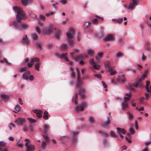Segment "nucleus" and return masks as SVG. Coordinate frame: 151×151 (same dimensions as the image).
Segmentation results:
<instances>
[{
  "label": "nucleus",
  "mask_w": 151,
  "mask_h": 151,
  "mask_svg": "<svg viewBox=\"0 0 151 151\" xmlns=\"http://www.w3.org/2000/svg\"><path fill=\"white\" fill-rule=\"evenodd\" d=\"M13 9L15 12L17 13V14L16 16L17 21H14L13 22V25L18 29L22 30L27 29L28 28V25L21 22L25 17L24 12L21 8L17 6H14Z\"/></svg>",
  "instance_id": "obj_1"
},
{
  "label": "nucleus",
  "mask_w": 151,
  "mask_h": 151,
  "mask_svg": "<svg viewBox=\"0 0 151 151\" xmlns=\"http://www.w3.org/2000/svg\"><path fill=\"white\" fill-rule=\"evenodd\" d=\"M76 70L77 72L78 81V83L76 87L80 90L79 95L81 99H84L85 98V90L82 87L83 83L81 80L80 71L78 68H76Z\"/></svg>",
  "instance_id": "obj_2"
},
{
  "label": "nucleus",
  "mask_w": 151,
  "mask_h": 151,
  "mask_svg": "<svg viewBox=\"0 0 151 151\" xmlns=\"http://www.w3.org/2000/svg\"><path fill=\"white\" fill-rule=\"evenodd\" d=\"M74 33V29L71 28L69 29L68 32H67L66 34V36L68 38L67 41L68 43L71 46H73L74 44V41L72 39Z\"/></svg>",
  "instance_id": "obj_3"
},
{
  "label": "nucleus",
  "mask_w": 151,
  "mask_h": 151,
  "mask_svg": "<svg viewBox=\"0 0 151 151\" xmlns=\"http://www.w3.org/2000/svg\"><path fill=\"white\" fill-rule=\"evenodd\" d=\"M110 63L109 61H106L105 63V67L106 69L109 71L110 72V75H114L116 73L115 70H113L112 68L110 66Z\"/></svg>",
  "instance_id": "obj_4"
},
{
  "label": "nucleus",
  "mask_w": 151,
  "mask_h": 151,
  "mask_svg": "<svg viewBox=\"0 0 151 151\" xmlns=\"http://www.w3.org/2000/svg\"><path fill=\"white\" fill-rule=\"evenodd\" d=\"M55 55L58 58L62 59L64 58L65 60L69 62V63L71 65H73V62L71 61H69V60L68 59V58L67 57V53H63L61 54H60L58 53H56L55 54Z\"/></svg>",
  "instance_id": "obj_5"
},
{
  "label": "nucleus",
  "mask_w": 151,
  "mask_h": 151,
  "mask_svg": "<svg viewBox=\"0 0 151 151\" xmlns=\"http://www.w3.org/2000/svg\"><path fill=\"white\" fill-rule=\"evenodd\" d=\"M25 141L27 142L25 144V146L26 147V151H33L35 149V146L32 145H28V142L29 140L28 139H25Z\"/></svg>",
  "instance_id": "obj_6"
},
{
  "label": "nucleus",
  "mask_w": 151,
  "mask_h": 151,
  "mask_svg": "<svg viewBox=\"0 0 151 151\" xmlns=\"http://www.w3.org/2000/svg\"><path fill=\"white\" fill-rule=\"evenodd\" d=\"M45 140L46 141H43L42 142L41 144V148L42 149L44 150L45 149L47 146V143L48 142L50 141V139L47 135H43Z\"/></svg>",
  "instance_id": "obj_7"
},
{
  "label": "nucleus",
  "mask_w": 151,
  "mask_h": 151,
  "mask_svg": "<svg viewBox=\"0 0 151 151\" xmlns=\"http://www.w3.org/2000/svg\"><path fill=\"white\" fill-rule=\"evenodd\" d=\"M143 85L142 84L140 81L137 82L135 84H129L128 86V88L130 90H133L134 89V87H137L139 86V87H142Z\"/></svg>",
  "instance_id": "obj_8"
},
{
  "label": "nucleus",
  "mask_w": 151,
  "mask_h": 151,
  "mask_svg": "<svg viewBox=\"0 0 151 151\" xmlns=\"http://www.w3.org/2000/svg\"><path fill=\"white\" fill-rule=\"evenodd\" d=\"M87 58H88V56L87 55H80L76 56V57L75 58V60L76 61L79 60H81L79 62V63L82 65H83L84 64V62L83 61V60Z\"/></svg>",
  "instance_id": "obj_9"
},
{
  "label": "nucleus",
  "mask_w": 151,
  "mask_h": 151,
  "mask_svg": "<svg viewBox=\"0 0 151 151\" xmlns=\"http://www.w3.org/2000/svg\"><path fill=\"white\" fill-rule=\"evenodd\" d=\"M139 1V0H132L127 8L129 9L133 10L134 7L138 5Z\"/></svg>",
  "instance_id": "obj_10"
},
{
  "label": "nucleus",
  "mask_w": 151,
  "mask_h": 151,
  "mask_svg": "<svg viewBox=\"0 0 151 151\" xmlns=\"http://www.w3.org/2000/svg\"><path fill=\"white\" fill-rule=\"evenodd\" d=\"M86 106V103L85 102H82L79 106H76V111H83L84 110V108Z\"/></svg>",
  "instance_id": "obj_11"
},
{
  "label": "nucleus",
  "mask_w": 151,
  "mask_h": 151,
  "mask_svg": "<svg viewBox=\"0 0 151 151\" xmlns=\"http://www.w3.org/2000/svg\"><path fill=\"white\" fill-rule=\"evenodd\" d=\"M116 129L118 134L119 135L121 138L123 139L124 138V136L122 135V134H125L126 133L125 130L124 129L119 127L116 128Z\"/></svg>",
  "instance_id": "obj_12"
},
{
  "label": "nucleus",
  "mask_w": 151,
  "mask_h": 151,
  "mask_svg": "<svg viewBox=\"0 0 151 151\" xmlns=\"http://www.w3.org/2000/svg\"><path fill=\"white\" fill-rule=\"evenodd\" d=\"M0 151H8L6 143L4 142H0Z\"/></svg>",
  "instance_id": "obj_13"
},
{
  "label": "nucleus",
  "mask_w": 151,
  "mask_h": 151,
  "mask_svg": "<svg viewBox=\"0 0 151 151\" xmlns=\"http://www.w3.org/2000/svg\"><path fill=\"white\" fill-rule=\"evenodd\" d=\"M26 121L25 119L19 118L17 119L15 121L16 123L18 125L20 126H22L24 123Z\"/></svg>",
  "instance_id": "obj_14"
},
{
  "label": "nucleus",
  "mask_w": 151,
  "mask_h": 151,
  "mask_svg": "<svg viewBox=\"0 0 151 151\" xmlns=\"http://www.w3.org/2000/svg\"><path fill=\"white\" fill-rule=\"evenodd\" d=\"M89 62L91 64L93 65L94 68L97 70L100 69V65L99 64H96L93 59H91L90 60Z\"/></svg>",
  "instance_id": "obj_15"
},
{
  "label": "nucleus",
  "mask_w": 151,
  "mask_h": 151,
  "mask_svg": "<svg viewBox=\"0 0 151 151\" xmlns=\"http://www.w3.org/2000/svg\"><path fill=\"white\" fill-rule=\"evenodd\" d=\"M111 122V121L110 117L108 116L107 117V121L103 122L102 123V126L104 128H107L108 125L110 124Z\"/></svg>",
  "instance_id": "obj_16"
},
{
  "label": "nucleus",
  "mask_w": 151,
  "mask_h": 151,
  "mask_svg": "<svg viewBox=\"0 0 151 151\" xmlns=\"http://www.w3.org/2000/svg\"><path fill=\"white\" fill-rule=\"evenodd\" d=\"M114 35L109 34L104 39V40L106 42L111 41L114 40Z\"/></svg>",
  "instance_id": "obj_17"
},
{
  "label": "nucleus",
  "mask_w": 151,
  "mask_h": 151,
  "mask_svg": "<svg viewBox=\"0 0 151 151\" xmlns=\"http://www.w3.org/2000/svg\"><path fill=\"white\" fill-rule=\"evenodd\" d=\"M33 111L36 113L37 117L40 118L42 117V111L38 110H34Z\"/></svg>",
  "instance_id": "obj_18"
},
{
  "label": "nucleus",
  "mask_w": 151,
  "mask_h": 151,
  "mask_svg": "<svg viewBox=\"0 0 151 151\" xmlns=\"http://www.w3.org/2000/svg\"><path fill=\"white\" fill-rule=\"evenodd\" d=\"M22 43L26 45H28L29 44V41L28 40L27 35H25V36L22 38Z\"/></svg>",
  "instance_id": "obj_19"
},
{
  "label": "nucleus",
  "mask_w": 151,
  "mask_h": 151,
  "mask_svg": "<svg viewBox=\"0 0 151 151\" xmlns=\"http://www.w3.org/2000/svg\"><path fill=\"white\" fill-rule=\"evenodd\" d=\"M30 72L29 71H26L23 75V78L24 79L27 80L28 76L30 74Z\"/></svg>",
  "instance_id": "obj_20"
},
{
  "label": "nucleus",
  "mask_w": 151,
  "mask_h": 151,
  "mask_svg": "<svg viewBox=\"0 0 151 151\" xmlns=\"http://www.w3.org/2000/svg\"><path fill=\"white\" fill-rule=\"evenodd\" d=\"M52 31V29L50 27H47L44 28L42 29L43 32L46 34H48L50 33Z\"/></svg>",
  "instance_id": "obj_21"
},
{
  "label": "nucleus",
  "mask_w": 151,
  "mask_h": 151,
  "mask_svg": "<svg viewBox=\"0 0 151 151\" xmlns=\"http://www.w3.org/2000/svg\"><path fill=\"white\" fill-rule=\"evenodd\" d=\"M78 92H76L75 97L74 98H73L72 99V102L74 101V103L76 105H77L78 104V102L77 101L78 96Z\"/></svg>",
  "instance_id": "obj_22"
},
{
  "label": "nucleus",
  "mask_w": 151,
  "mask_h": 151,
  "mask_svg": "<svg viewBox=\"0 0 151 151\" xmlns=\"http://www.w3.org/2000/svg\"><path fill=\"white\" fill-rule=\"evenodd\" d=\"M149 88L150 91L148 93H146L145 94V96L146 97V100H148L150 97V95L151 96V85L150 86Z\"/></svg>",
  "instance_id": "obj_23"
},
{
  "label": "nucleus",
  "mask_w": 151,
  "mask_h": 151,
  "mask_svg": "<svg viewBox=\"0 0 151 151\" xmlns=\"http://www.w3.org/2000/svg\"><path fill=\"white\" fill-rule=\"evenodd\" d=\"M0 97L3 100L5 101H7L9 99L10 96L9 95H6L5 94H2L1 95Z\"/></svg>",
  "instance_id": "obj_24"
},
{
  "label": "nucleus",
  "mask_w": 151,
  "mask_h": 151,
  "mask_svg": "<svg viewBox=\"0 0 151 151\" xmlns=\"http://www.w3.org/2000/svg\"><path fill=\"white\" fill-rule=\"evenodd\" d=\"M91 23V22L89 21H87L85 22L83 25L84 28L85 29H86L88 28L89 27L90 24Z\"/></svg>",
  "instance_id": "obj_25"
},
{
  "label": "nucleus",
  "mask_w": 151,
  "mask_h": 151,
  "mask_svg": "<svg viewBox=\"0 0 151 151\" xmlns=\"http://www.w3.org/2000/svg\"><path fill=\"white\" fill-rule=\"evenodd\" d=\"M32 0H22L21 2L22 4L24 6H26L27 5L28 3H30L31 2Z\"/></svg>",
  "instance_id": "obj_26"
},
{
  "label": "nucleus",
  "mask_w": 151,
  "mask_h": 151,
  "mask_svg": "<svg viewBox=\"0 0 151 151\" xmlns=\"http://www.w3.org/2000/svg\"><path fill=\"white\" fill-rule=\"evenodd\" d=\"M48 115L49 114L48 112L46 111H45L44 113V115L43 116L44 119L45 120H47L48 119L49 117Z\"/></svg>",
  "instance_id": "obj_27"
},
{
  "label": "nucleus",
  "mask_w": 151,
  "mask_h": 151,
  "mask_svg": "<svg viewBox=\"0 0 151 151\" xmlns=\"http://www.w3.org/2000/svg\"><path fill=\"white\" fill-rule=\"evenodd\" d=\"M122 107L123 109H128V104L127 102H124L122 103Z\"/></svg>",
  "instance_id": "obj_28"
},
{
  "label": "nucleus",
  "mask_w": 151,
  "mask_h": 151,
  "mask_svg": "<svg viewBox=\"0 0 151 151\" xmlns=\"http://www.w3.org/2000/svg\"><path fill=\"white\" fill-rule=\"evenodd\" d=\"M44 135H47L48 131L49 129V126L47 125H45L44 126Z\"/></svg>",
  "instance_id": "obj_29"
},
{
  "label": "nucleus",
  "mask_w": 151,
  "mask_h": 151,
  "mask_svg": "<svg viewBox=\"0 0 151 151\" xmlns=\"http://www.w3.org/2000/svg\"><path fill=\"white\" fill-rule=\"evenodd\" d=\"M68 47L67 44H62L61 45V48L63 50H66Z\"/></svg>",
  "instance_id": "obj_30"
},
{
  "label": "nucleus",
  "mask_w": 151,
  "mask_h": 151,
  "mask_svg": "<svg viewBox=\"0 0 151 151\" xmlns=\"http://www.w3.org/2000/svg\"><path fill=\"white\" fill-rule=\"evenodd\" d=\"M88 53L89 55L92 56L95 54V52L93 50L89 49L88 50Z\"/></svg>",
  "instance_id": "obj_31"
},
{
  "label": "nucleus",
  "mask_w": 151,
  "mask_h": 151,
  "mask_svg": "<svg viewBox=\"0 0 151 151\" xmlns=\"http://www.w3.org/2000/svg\"><path fill=\"white\" fill-rule=\"evenodd\" d=\"M27 119L30 123H34L36 122V121L35 119L32 118H27Z\"/></svg>",
  "instance_id": "obj_32"
},
{
  "label": "nucleus",
  "mask_w": 151,
  "mask_h": 151,
  "mask_svg": "<svg viewBox=\"0 0 151 151\" xmlns=\"http://www.w3.org/2000/svg\"><path fill=\"white\" fill-rule=\"evenodd\" d=\"M74 137L72 139V143L75 144L76 142V138L75 136L77 134V132H73Z\"/></svg>",
  "instance_id": "obj_33"
},
{
  "label": "nucleus",
  "mask_w": 151,
  "mask_h": 151,
  "mask_svg": "<svg viewBox=\"0 0 151 151\" xmlns=\"http://www.w3.org/2000/svg\"><path fill=\"white\" fill-rule=\"evenodd\" d=\"M119 81L121 82H124L125 79L123 75H122L121 76H120L118 78Z\"/></svg>",
  "instance_id": "obj_34"
},
{
  "label": "nucleus",
  "mask_w": 151,
  "mask_h": 151,
  "mask_svg": "<svg viewBox=\"0 0 151 151\" xmlns=\"http://www.w3.org/2000/svg\"><path fill=\"white\" fill-rule=\"evenodd\" d=\"M39 60H40L38 58H34L31 60V63H32L33 64L35 63L39 62Z\"/></svg>",
  "instance_id": "obj_35"
},
{
  "label": "nucleus",
  "mask_w": 151,
  "mask_h": 151,
  "mask_svg": "<svg viewBox=\"0 0 151 151\" xmlns=\"http://www.w3.org/2000/svg\"><path fill=\"white\" fill-rule=\"evenodd\" d=\"M150 82L148 81H146V86L145 87V88L147 89V92H149L150 91L149 86L150 84Z\"/></svg>",
  "instance_id": "obj_36"
},
{
  "label": "nucleus",
  "mask_w": 151,
  "mask_h": 151,
  "mask_svg": "<svg viewBox=\"0 0 151 151\" xmlns=\"http://www.w3.org/2000/svg\"><path fill=\"white\" fill-rule=\"evenodd\" d=\"M32 39L34 40H36L38 38V35H37L35 33H33L32 35Z\"/></svg>",
  "instance_id": "obj_37"
},
{
  "label": "nucleus",
  "mask_w": 151,
  "mask_h": 151,
  "mask_svg": "<svg viewBox=\"0 0 151 151\" xmlns=\"http://www.w3.org/2000/svg\"><path fill=\"white\" fill-rule=\"evenodd\" d=\"M89 121L91 124L95 123V120L94 118L91 116L89 117L88 118Z\"/></svg>",
  "instance_id": "obj_38"
},
{
  "label": "nucleus",
  "mask_w": 151,
  "mask_h": 151,
  "mask_svg": "<svg viewBox=\"0 0 151 151\" xmlns=\"http://www.w3.org/2000/svg\"><path fill=\"white\" fill-rule=\"evenodd\" d=\"M21 108L19 105H16L15 107V109L16 111H14V112L15 113H17V112L21 110Z\"/></svg>",
  "instance_id": "obj_39"
},
{
  "label": "nucleus",
  "mask_w": 151,
  "mask_h": 151,
  "mask_svg": "<svg viewBox=\"0 0 151 151\" xmlns=\"http://www.w3.org/2000/svg\"><path fill=\"white\" fill-rule=\"evenodd\" d=\"M147 45L145 48V50L146 51H150L151 50V48L149 47L150 43L149 42H147Z\"/></svg>",
  "instance_id": "obj_40"
},
{
  "label": "nucleus",
  "mask_w": 151,
  "mask_h": 151,
  "mask_svg": "<svg viewBox=\"0 0 151 151\" xmlns=\"http://www.w3.org/2000/svg\"><path fill=\"white\" fill-rule=\"evenodd\" d=\"M5 62L6 64L8 65H10L11 64L9 63L7 60L6 58H4L3 60H0V62L1 63H3L4 62Z\"/></svg>",
  "instance_id": "obj_41"
},
{
  "label": "nucleus",
  "mask_w": 151,
  "mask_h": 151,
  "mask_svg": "<svg viewBox=\"0 0 151 151\" xmlns=\"http://www.w3.org/2000/svg\"><path fill=\"white\" fill-rule=\"evenodd\" d=\"M60 34V31L59 30L56 32L55 34V37L57 39H59V37Z\"/></svg>",
  "instance_id": "obj_42"
},
{
  "label": "nucleus",
  "mask_w": 151,
  "mask_h": 151,
  "mask_svg": "<svg viewBox=\"0 0 151 151\" xmlns=\"http://www.w3.org/2000/svg\"><path fill=\"white\" fill-rule=\"evenodd\" d=\"M110 135L111 136L115 137V138H117V134H116L115 132L112 131H111L110 132Z\"/></svg>",
  "instance_id": "obj_43"
},
{
  "label": "nucleus",
  "mask_w": 151,
  "mask_h": 151,
  "mask_svg": "<svg viewBox=\"0 0 151 151\" xmlns=\"http://www.w3.org/2000/svg\"><path fill=\"white\" fill-rule=\"evenodd\" d=\"M70 69H71V76L73 78L75 77L76 76V75H75V73L74 72V70H73V68H72V67H70Z\"/></svg>",
  "instance_id": "obj_44"
},
{
  "label": "nucleus",
  "mask_w": 151,
  "mask_h": 151,
  "mask_svg": "<svg viewBox=\"0 0 151 151\" xmlns=\"http://www.w3.org/2000/svg\"><path fill=\"white\" fill-rule=\"evenodd\" d=\"M41 45L42 44L40 42H37L36 44V45L37 47L40 50L42 48Z\"/></svg>",
  "instance_id": "obj_45"
},
{
  "label": "nucleus",
  "mask_w": 151,
  "mask_h": 151,
  "mask_svg": "<svg viewBox=\"0 0 151 151\" xmlns=\"http://www.w3.org/2000/svg\"><path fill=\"white\" fill-rule=\"evenodd\" d=\"M40 66V64L39 63H37L35 66V68L38 71H39V67Z\"/></svg>",
  "instance_id": "obj_46"
},
{
  "label": "nucleus",
  "mask_w": 151,
  "mask_h": 151,
  "mask_svg": "<svg viewBox=\"0 0 151 151\" xmlns=\"http://www.w3.org/2000/svg\"><path fill=\"white\" fill-rule=\"evenodd\" d=\"M146 76H145V74H143L138 81H140L141 83H142L141 82L142 81L144 80Z\"/></svg>",
  "instance_id": "obj_47"
},
{
  "label": "nucleus",
  "mask_w": 151,
  "mask_h": 151,
  "mask_svg": "<svg viewBox=\"0 0 151 151\" xmlns=\"http://www.w3.org/2000/svg\"><path fill=\"white\" fill-rule=\"evenodd\" d=\"M146 99V98H145L144 97H142L141 98H139V102L140 103H143V102Z\"/></svg>",
  "instance_id": "obj_48"
},
{
  "label": "nucleus",
  "mask_w": 151,
  "mask_h": 151,
  "mask_svg": "<svg viewBox=\"0 0 151 151\" xmlns=\"http://www.w3.org/2000/svg\"><path fill=\"white\" fill-rule=\"evenodd\" d=\"M99 22V21L97 18H95L93 19L91 23H93L94 24H96Z\"/></svg>",
  "instance_id": "obj_49"
},
{
  "label": "nucleus",
  "mask_w": 151,
  "mask_h": 151,
  "mask_svg": "<svg viewBox=\"0 0 151 151\" xmlns=\"http://www.w3.org/2000/svg\"><path fill=\"white\" fill-rule=\"evenodd\" d=\"M98 57H96V59L97 60H98V57H99L100 58H102V57L103 56V54L102 52H100L98 53Z\"/></svg>",
  "instance_id": "obj_50"
},
{
  "label": "nucleus",
  "mask_w": 151,
  "mask_h": 151,
  "mask_svg": "<svg viewBox=\"0 0 151 151\" xmlns=\"http://www.w3.org/2000/svg\"><path fill=\"white\" fill-rule=\"evenodd\" d=\"M117 58H120L122 57V54L121 52H118L116 55Z\"/></svg>",
  "instance_id": "obj_51"
},
{
  "label": "nucleus",
  "mask_w": 151,
  "mask_h": 151,
  "mask_svg": "<svg viewBox=\"0 0 151 151\" xmlns=\"http://www.w3.org/2000/svg\"><path fill=\"white\" fill-rule=\"evenodd\" d=\"M27 68V67H24L20 69L19 72H23L25 71L26 70Z\"/></svg>",
  "instance_id": "obj_52"
},
{
  "label": "nucleus",
  "mask_w": 151,
  "mask_h": 151,
  "mask_svg": "<svg viewBox=\"0 0 151 151\" xmlns=\"http://www.w3.org/2000/svg\"><path fill=\"white\" fill-rule=\"evenodd\" d=\"M36 30L37 32L39 34H40L41 33V31L40 30L39 27V26H37L35 27Z\"/></svg>",
  "instance_id": "obj_53"
},
{
  "label": "nucleus",
  "mask_w": 151,
  "mask_h": 151,
  "mask_svg": "<svg viewBox=\"0 0 151 151\" xmlns=\"http://www.w3.org/2000/svg\"><path fill=\"white\" fill-rule=\"evenodd\" d=\"M40 19L42 20L45 21V17L43 15H40Z\"/></svg>",
  "instance_id": "obj_54"
},
{
  "label": "nucleus",
  "mask_w": 151,
  "mask_h": 151,
  "mask_svg": "<svg viewBox=\"0 0 151 151\" xmlns=\"http://www.w3.org/2000/svg\"><path fill=\"white\" fill-rule=\"evenodd\" d=\"M142 61H144L146 59H147V57L146 56H145L144 55V53H142Z\"/></svg>",
  "instance_id": "obj_55"
},
{
  "label": "nucleus",
  "mask_w": 151,
  "mask_h": 151,
  "mask_svg": "<svg viewBox=\"0 0 151 151\" xmlns=\"http://www.w3.org/2000/svg\"><path fill=\"white\" fill-rule=\"evenodd\" d=\"M123 20V18H120V19H117L116 20V21H117V22L118 23H120L122 22Z\"/></svg>",
  "instance_id": "obj_56"
},
{
  "label": "nucleus",
  "mask_w": 151,
  "mask_h": 151,
  "mask_svg": "<svg viewBox=\"0 0 151 151\" xmlns=\"http://www.w3.org/2000/svg\"><path fill=\"white\" fill-rule=\"evenodd\" d=\"M128 114L129 115V119H131L134 118V116L132 113L129 112Z\"/></svg>",
  "instance_id": "obj_57"
},
{
  "label": "nucleus",
  "mask_w": 151,
  "mask_h": 151,
  "mask_svg": "<svg viewBox=\"0 0 151 151\" xmlns=\"http://www.w3.org/2000/svg\"><path fill=\"white\" fill-rule=\"evenodd\" d=\"M99 133L104 136H107V135H108V134H107L106 133H104L101 131H99Z\"/></svg>",
  "instance_id": "obj_58"
},
{
  "label": "nucleus",
  "mask_w": 151,
  "mask_h": 151,
  "mask_svg": "<svg viewBox=\"0 0 151 151\" xmlns=\"http://www.w3.org/2000/svg\"><path fill=\"white\" fill-rule=\"evenodd\" d=\"M130 132L132 134H134L135 132L134 129L132 128H131L130 129Z\"/></svg>",
  "instance_id": "obj_59"
},
{
  "label": "nucleus",
  "mask_w": 151,
  "mask_h": 151,
  "mask_svg": "<svg viewBox=\"0 0 151 151\" xmlns=\"http://www.w3.org/2000/svg\"><path fill=\"white\" fill-rule=\"evenodd\" d=\"M125 95L127 96L128 98H129V99L131 97V94L130 93H126L125 94Z\"/></svg>",
  "instance_id": "obj_60"
},
{
  "label": "nucleus",
  "mask_w": 151,
  "mask_h": 151,
  "mask_svg": "<svg viewBox=\"0 0 151 151\" xmlns=\"http://www.w3.org/2000/svg\"><path fill=\"white\" fill-rule=\"evenodd\" d=\"M28 128L27 127V126H26V125H24V128L23 129V130L24 132L27 131L28 130Z\"/></svg>",
  "instance_id": "obj_61"
},
{
  "label": "nucleus",
  "mask_w": 151,
  "mask_h": 151,
  "mask_svg": "<svg viewBox=\"0 0 151 151\" xmlns=\"http://www.w3.org/2000/svg\"><path fill=\"white\" fill-rule=\"evenodd\" d=\"M29 79L30 81H32L34 79V76L32 75L30 76H29Z\"/></svg>",
  "instance_id": "obj_62"
},
{
  "label": "nucleus",
  "mask_w": 151,
  "mask_h": 151,
  "mask_svg": "<svg viewBox=\"0 0 151 151\" xmlns=\"http://www.w3.org/2000/svg\"><path fill=\"white\" fill-rule=\"evenodd\" d=\"M124 100L125 101L124 102H127V101H129L130 99L127 97H124Z\"/></svg>",
  "instance_id": "obj_63"
},
{
  "label": "nucleus",
  "mask_w": 151,
  "mask_h": 151,
  "mask_svg": "<svg viewBox=\"0 0 151 151\" xmlns=\"http://www.w3.org/2000/svg\"><path fill=\"white\" fill-rule=\"evenodd\" d=\"M54 12H50V13H47L45 14V15L47 16H49L50 15H52L54 14Z\"/></svg>",
  "instance_id": "obj_64"
}]
</instances>
